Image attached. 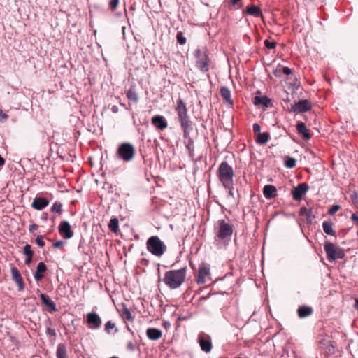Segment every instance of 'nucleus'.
<instances>
[{
    "mask_svg": "<svg viewBox=\"0 0 358 358\" xmlns=\"http://www.w3.org/2000/svg\"><path fill=\"white\" fill-rule=\"evenodd\" d=\"M186 274V267L177 270H170L164 273L163 282L170 289H177L185 282Z\"/></svg>",
    "mask_w": 358,
    "mask_h": 358,
    "instance_id": "1",
    "label": "nucleus"
},
{
    "mask_svg": "<svg viewBox=\"0 0 358 358\" xmlns=\"http://www.w3.org/2000/svg\"><path fill=\"white\" fill-rule=\"evenodd\" d=\"M175 110L178 115V119L180 122V125L184 134V137L187 138L189 135V131L192 129L191 121L189 120V117L187 114V108L186 107V104L182 101V99H179L177 101V105Z\"/></svg>",
    "mask_w": 358,
    "mask_h": 358,
    "instance_id": "2",
    "label": "nucleus"
},
{
    "mask_svg": "<svg viewBox=\"0 0 358 358\" xmlns=\"http://www.w3.org/2000/svg\"><path fill=\"white\" fill-rule=\"evenodd\" d=\"M147 250L157 257L162 256L166 250V246L157 236L150 237L146 242Z\"/></svg>",
    "mask_w": 358,
    "mask_h": 358,
    "instance_id": "3",
    "label": "nucleus"
},
{
    "mask_svg": "<svg viewBox=\"0 0 358 358\" xmlns=\"http://www.w3.org/2000/svg\"><path fill=\"white\" fill-rule=\"evenodd\" d=\"M194 56L197 68L203 72H207L210 64V59L207 54L206 48L201 47L196 49Z\"/></svg>",
    "mask_w": 358,
    "mask_h": 358,
    "instance_id": "4",
    "label": "nucleus"
},
{
    "mask_svg": "<svg viewBox=\"0 0 358 358\" xmlns=\"http://www.w3.org/2000/svg\"><path fill=\"white\" fill-rule=\"evenodd\" d=\"M136 154V150L133 145L129 143H123L120 145L117 150V156L124 162L131 161Z\"/></svg>",
    "mask_w": 358,
    "mask_h": 358,
    "instance_id": "5",
    "label": "nucleus"
},
{
    "mask_svg": "<svg viewBox=\"0 0 358 358\" xmlns=\"http://www.w3.org/2000/svg\"><path fill=\"white\" fill-rule=\"evenodd\" d=\"M324 249L329 262L334 261L336 259H343L345 255L343 249L330 242L324 244Z\"/></svg>",
    "mask_w": 358,
    "mask_h": 358,
    "instance_id": "6",
    "label": "nucleus"
},
{
    "mask_svg": "<svg viewBox=\"0 0 358 358\" xmlns=\"http://www.w3.org/2000/svg\"><path fill=\"white\" fill-rule=\"evenodd\" d=\"M86 323L89 329H96L101 326V319L95 312L89 313L87 315Z\"/></svg>",
    "mask_w": 358,
    "mask_h": 358,
    "instance_id": "7",
    "label": "nucleus"
},
{
    "mask_svg": "<svg viewBox=\"0 0 358 358\" xmlns=\"http://www.w3.org/2000/svg\"><path fill=\"white\" fill-rule=\"evenodd\" d=\"M58 231L60 235L65 239H69L73 236L71 227L67 221L61 222L58 227Z\"/></svg>",
    "mask_w": 358,
    "mask_h": 358,
    "instance_id": "8",
    "label": "nucleus"
},
{
    "mask_svg": "<svg viewBox=\"0 0 358 358\" xmlns=\"http://www.w3.org/2000/svg\"><path fill=\"white\" fill-rule=\"evenodd\" d=\"M309 189V186L306 183H301L299 184L294 189L292 190V197L295 201H300L303 196L308 192Z\"/></svg>",
    "mask_w": 358,
    "mask_h": 358,
    "instance_id": "9",
    "label": "nucleus"
},
{
    "mask_svg": "<svg viewBox=\"0 0 358 358\" xmlns=\"http://www.w3.org/2000/svg\"><path fill=\"white\" fill-rule=\"evenodd\" d=\"M12 280L17 284L18 290L22 292L24 289V284L22 277L16 267H12L10 269Z\"/></svg>",
    "mask_w": 358,
    "mask_h": 358,
    "instance_id": "10",
    "label": "nucleus"
},
{
    "mask_svg": "<svg viewBox=\"0 0 358 358\" xmlns=\"http://www.w3.org/2000/svg\"><path fill=\"white\" fill-rule=\"evenodd\" d=\"M310 109V104L308 100H301L294 105H292L291 111L294 113H304Z\"/></svg>",
    "mask_w": 358,
    "mask_h": 358,
    "instance_id": "11",
    "label": "nucleus"
},
{
    "mask_svg": "<svg viewBox=\"0 0 358 358\" xmlns=\"http://www.w3.org/2000/svg\"><path fill=\"white\" fill-rule=\"evenodd\" d=\"M199 343L201 350L206 352H209L212 349V343L210 338L204 333H201L199 336Z\"/></svg>",
    "mask_w": 358,
    "mask_h": 358,
    "instance_id": "12",
    "label": "nucleus"
},
{
    "mask_svg": "<svg viewBox=\"0 0 358 358\" xmlns=\"http://www.w3.org/2000/svg\"><path fill=\"white\" fill-rule=\"evenodd\" d=\"M209 268L205 264H201L199 266L196 282L198 284H204L206 282V278L209 275Z\"/></svg>",
    "mask_w": 358,
    "mask_h": 358,
    "instance_id": "13",
    "label": "nucleus"
},
{
    "mask_svg": "<svg viewBox=\"0 0 358 358\" xmlns=\"http://www.w3.org/2000/svg\"><path fill=\"white\" fill-rule=\"evenodd\" d=\"M152 124L159 130H164L168 127L167 122L162 115H155L152 118Z\"/></svg>",
    "mask_w": 358,
    "mask_h": 358,
    "instance_id": "14",
    "label": "nucleus"
},
{
    "mask_svg": "<svg viewBox=\"0 0 358 358\" xmlns=\"http://www.w3.org/2000/svg\"><path fill=\"white\" fill-rule=\"evenodd\" d=\"M49 205V201L43 197H36L31 203V207L37 210H41Z\"/></svg>",
    "mask_w": 358,
    "mask_h": 358,
    "instance_id": "15",
    "label": "nucleus"
},
{
    "mask_svg": "<svg viewBox=\"0 0 358 358\" xmlns=\"http://www.w3.org/2000/svg\"><path fill=\"white\" fill-rule=\"evenodd\" d=\"M263 193L267 199H271L277 196V189L273 185H266L264 187Z\"/></svg>",
    "mask_w": 358,
    "mask_h": 358,
    "instance_id": "16",
    "label": "nucleus"
},
{
    "mask_svg": "<svg viewBox=\"0 0 358 358\" xmlns=\"http://www.w3.org/2000/svg\"><path fill=\"white\" fill-rule=\"evenodd\" d=\"M147 336L152 341H157L162 336V331L156 328H148L146 330Z\"/></svg>",
    "mask_w": 358,
    "mask_h": 358,
    "instance_id": "17",
    "label": "nucleus"
},
{
    "mask_svg": "<svg viewBox=\"0 0 358 358\" xmlns=\"http://www.w3.org/2000/svg\"><path fill=\"white\" fill-rule=\"evenodd\" d=\"M47 267L43 262H40L37 265L36 271L34 276L36 280L39 281L44 278V273L46 271Z\"/></svg>",
    "mask_w": 358,
    "mask_h": 358,
    "instance_id": "18",
    "label": "nucleus"
},
{
    "mask_svg": "<svg viewBox=\"0 0 358 358\" xmlns=\"http://www.w3.org/2000/svg\"><path fill=\"white\" fill-rule=\"evenodd\" d=\"M297 131L304 139L308 140L311 138V135L308 132V129L303 122H299L296 125Z\"/></svg>",
    "mask_w": 358,
    "mask_h": 358,
    "instance_id": "19",
    "label": "nucleus"
},
{
    "mask_svg": "<svg viewBox=\"0 0 358 358\" xmlns=\"http://www.w3.org/2000/svg\"><path fill=\"white\" fill-rule=\"evenodd\" d=\"M245 12L247 14L255 17H262V10L255 5L247 6Z\"/></svg>",
    "mask_w": 358,
    "mask_h": 358,
    "instance_id": "20",
    "label": "nucleus"
},
{
    "mask_svg": "<svg viewBox=\"0 0 358 358\" xmlns=\"http://www.w3.org/2000/svg\"><path fill=\"white\" fill-rule=\"evenodd\" d=\"M253 103L255 106L263 105L265 107H268L271 106V100L265 96H255V98L253 99Z\"/></svg>",
    "mask_w": 358,
    "mask_h": 358,
    "instance_id": "21",
    "label": "nucleus"
},
{
    "mask_svg": "<svg viewBox=\"0 0 358 358\" xmlns=\"http://www.w3.org/2000/svg\"><path fill=\"white\" fill-rule=\"evenodd\" d=\"M40 298L44 305L50 308L52 311L57 310L55 303L50 299L48 296L45 295V294H41Z\"/></svg>",
    "mask_w": 358,
    "mask_h": 358,
    "instance_id": "22",
    "label": "nucleus"
},
{
    "mask_svg": "<svg viewBox=\"0 0 358 358\" xmlns=\"http://www.w3.org/2000/svg\"><path fill=\"white\" fill-rule=\"evenodd\" d=\"M234 171L232 168L225 163V188L232 182Z\"/></svg>",
    "mask_w": 358,
    "mask_h": 358,
    "instance_id": "23",
    "label": "nucleus"
},
{
    "mask_svg": "<svg viewBox=\"0 0 358 358\" xmlns=\"http://www.w3.org/2000/svg\"><path fill=\"white\" fill-rule=\"evenodd\" d=\"M120 315L122 319L124 320H127L129 322L134 321V317L132 316L131 311L124 304H123L122 306Z\"/></svg>",
    "mask_w": 358,
    "mask_h": 358,
    "instance_id": "24",
    "label": "nucleus"
},
{
    "mask_svg": "<svg viewBox=\"0 0 358 358\" xmlns=\"http://www.w3.org/2000/svg\"><path fill=\"white\" fill-rule=\"evenodd\" d=\"M270 139L268 132L259 133L256 135V143L260 145L266 144Z\"/></svg>",
    "mask_w": 358,
    "mask_h": 358,
    "instance_id": "25",
    "label": "nucleus"
},
{
    "mask_svg": "<svg viewBox=\"0 0 358 358\" xmlns=\"http://www.w3.org/2000/svg\"><path fill=\"white\" fill-rule=\"evenodd\" d=\"M298 315L300 318L308 317L313 313V309L308 306H302L298 308Z\"/></svg>",
    "mask_w": 358,
    "mask_h": 358,
    "instance_id": "26",
    "label": "nucleus"
},
{
    "mask_svg": "<svg viewBox=\"0 0 358 358\" xmlns=\"http://www.w3.org/2000/svg\"><path fill=\"white\" fill-rule=\"evenodd\" d=\"M57 358H67L66 348L64 343H59L57 349Z\"/></svg>",
    "mask_w": 358,
    "mask_h": 358,
    "instance_id": "27",
    "label": "nucleus"
},
{
    "mask_svg": "<svg viewBox=\"0 0 358 358\" xmlns=\"http://www.w3.org/2000/svg\"><path fill=\"white\" fill-rule=\"evenodd\" d=\"M322 228L327 234L335 236V231L333 230V224L331 222L324 221L322 223Z\"/></svg>",
    "mask_w": 358,
    "mask_h": 358,
    "instance_id": "28",
    "label": "nucleus"
},
{
    "mask_svg": "<svg viewBox=\"0 0 358 358\" xmlns=\"http://www.w3.org/2000/svg\"><path fill=\"white\" fill-rule=\"evenodd\" d=\"M108 228L113 233H117L119 230V222L116 217L112 218L108 224Z\"/></svg>",
    "mask_w": 358,
    "mask_h": 358,
    "instance_id": "29",
    "label": "nucleus"
},
{
    "mask_svg": "<svg viewBox=\"0 0 358 358\" xmlns=\"http://www.w3.org/2000/svg\"><path fill=\"white\" fill-rule=\"evenodd\" d=\"M127 97L129 101H133L134 103H136L138 101V94L131 89H129L127 92Z\"/></svg>",
    "mask_w": 358,
    "mask_h": 358,
    "instance_id": "30",
    "label": "nucleus"
},
{
    "mask_svg": "<svg viewBox=\"0 0 358 358\" xmlns=\"http://www.w3.org/2000/svg\"><path fill=\"white\" fill-rule=\"evenodd\" d=\"M217 236V242H219L220 240L224 239V220H221L219 221V231Z\"/></svg>",
    "mask_w": 358,
    "mask_h": 358,
    "instance_id": "31",
    "label": "nucleus"
},
{
    "mask_svg": "<svg viewBox=\"0 0 358 358\" xmlns=\"http://www.w3.org/2000/svg\"><path fill=\"white\" fill-rule=\"evenodd\" d=\"M52 212H56L59 214H61L62 212V203L59 201H56L54 203L53 206L51 208Z\"/></svg>",
    "mask_w": 358,
    "mask_h": 358,
    "instance_id": "32",
    "label": "nucleus"
},
{
    "mask_svg": "<svg viewBox=\"0 0 358 358\" xmlns=\"http://www.w3.org/2000/svg\"><path fill=\"white\" fill-rule=\"evenodd\" d=\"M296 159L292 158V157H287L285 162V165L287 168H293L296 166Z\"/></svg>",
    "mask_w": 358,
    "mask_h": 358,
    "instance_id": "33",
    "label": "nucleus"
},
{
    "mask_svg": "<svg viewBox=\"0 0 358 358\" xmlns=\"http://www.w3.org/2000/svg\"><path fill=\"white\" fill-rule=\"evenodd\" d=\"M225 103H228L231 107L233 105V101L231 99L230 91L225 88Z\"/></svg>",
    "mask_w": 358,
    "mask_h": 358,
    "instance_id": "34",
    "label": "nucleus"
},
{
    "mask_svg": "<svg viewBox=\"0 0 358 358\" xmlns=\"http://www.w3.org/2000/svg\"><path fill=\"white\" fill-rule=\"evenodd\" d=\"M176 39H177L178 43H180V45H184L186 43V38L183 36L182 33L180 31L178 32V34L176 35Z\"/></svg>",
    "mask_w": 358,
    "mask_h": 358,
    "instance_id": "35",
    "label": "nucleus"
},
{
    "mask_svg": "<svg viewBox=\"0 0 358 358\" xmlns=\"http://www.w3.org/2000/svg\"><path fill=\"white\" fill-rule=\"evenodd\" d=\"M24 254L27 257H33L34 252L31 250V245L29 244H27L24 247Z\"/></svg>",
    "mask_w": 358,
    "mask_h": 358,
    "instance_id": "36",
    "label": "nucleus"
},
{
    "mask_svg": "<svg viewBox=\"0 0 358 358\" xmlns=\"http://www.w3.org/2000/svg\"><path fill=\"white\" fill-rule=\"evenodd\" d=\"M320 344L323 345L324 346H326L327 348L329 350V352H331V350L334 348L333 345L331 344V341L327 339H322L320 342Z\"/></svg>",
    "mask_w": 358,
    "mask_h": 358,
    "instance_id": "37",
    "label": "nucleus"
},
{
    "mask_svg": "<svg viewBox=\"0 0 358 358\" xmlns=\"http://www.w3.org/2000/svg\"><path fill=\"white\" fill-rule=\"evenodd\" d=\"M115 324L112 322L111 321H108L105 324V331L108 333H110V329L115 328Z\"/></svg>",
    "mask_w": 358,
    "mask_h": 358,
    "instance_id": "38",
    "label": "nucleus"
},
{
    "mask_svg": "<svg viewBox=\"0 0 358 358\" xmlns=\"http://www.w3.org/2000/svg\"><path fill=\"white\" fill-rule=\"evenodd\" d=\"M219 178L221 182H224V162H222L219 166Z\"/></svg>",
    "mask_w": 358,
    "mask_h": 358,
    "instance_id": "39",
    "label": "nucleus"
},
{
    "mask_svg": "<svg viewBox=\"0 0 358 358\" xmlns=\"http://www.w3.org/2000/svg\"><path fill=\"white\" fill-rule=\"evenodd\" d=\"M339 205H333L328 210V213L330 215H334L339 209H340Z\"/></svg>",
    "mask_w": 358,
    "mask_h": 358,
    "instance_id": "40",
    "label": "nucleus"
},
{
    "mask_svg": "<svg viewBox=\"0 0 358 358\" xmlns=\"http://www.w3.org/2000/svg\"><path fill=\"white\" fill-rule=\"evenodd\" d=\"M264 45L268 49H273L276 47V43L275 41H269L268 40H265Z\"/></svg>",
    "mask_w": 358,
    "mask_h": 358,
    "instance_id": "41",
    "label": "nucleus"
},
{
    "mask_svg": "<svg viewBox=\"0 0 358 358\" xmlns=\"http://www.w3.org/2000/svg\"><path fill=\"white\" fill-rule=\"evenodd\" d=\"M119 4V0H111L109 3V7L112 11L116 10L117 6Z\"/></svg>",
    "mask_w": 358,
    "mask_h": 358,
    "instance_id": "42",
    "label": "nucleus"
},
{
    "mask_svg": "<svg viewBox=\"0 0 358 358\" xmlns=\"http://www.w3.org/2000/svg\"><path fill=\"white\" fill-rule=\"evenodd\" d=\"M36 243L40 247L44 246L45 242L43 241V236L42 235H38L36 238Z\"/></svg>",
    "mask_w": 358,
    "mask_h": 358,
    "instance_id": "43",
    "label": "nucleus"
},
{
    "mask_svg": "<svg viewBox=\"0 0 358 358\" xmlns=\"http://www.w3.org/2000/svg\"><path fill=\"white\" fill-rule=\"evenodd\" d=\"M233 233L232 227L230 224L225 223V237L231 236Z\"/></svg>",
    "mask_w": 358,
    "mask_h": 358,
    "instance_id": "44",
    "label": "nucleus"
},
{
    "mask_svg": "<svg viewBox=\"0 0 358 358\" xmlns=\"http://www.w3.org/2000/svg\"><path fill=\"white\" fill-rule=\"evenodd\" d=\"M186 148L189 150V153L191 154L192 152L193 151V148H194V143H193L192 140L189 139L188 141V143L186 145Z\"/></svg>",
    "mask_w": 358,
    "mask_h": 358,
    "instance_id": "45",
    "label": "nucleus"
},
{
    "mask_svg": "<svg viewBox=\"0 0 358 358\" xmlns=\"http://www.w3.org/2000/svg\"><path fill=\"white\" fill-rule=\"evenodd\" d=\"M46 334L48 335V336H53V337H55L56 336V331H55V329H52L50 327H48L46 329Z\"/></svg>",
    "mask_w": 358,
    "mask_h": 358,
    "instance_id": "46",
    "label": "nucleus"
},
{
    "mask_svg": "<svg viewBox=\"0 0 358 358\" xmlns=\"http://www.w3.org/2000/svg\"><path fill=\"white\" fill-rule=\"evenodd\" d=\"M252 128L255 136L260 133L261 126L258 123H255L252 126Z\"/></svg>",
    "mask_w": 358,
    "mask_h": 358,
    "instance_id": "47",
    "label": "nucleus"
},
{
    "mask_svg": "<svg viewBox=\"0 0 358 358\" xmlns=\"http://www.w3.org/2000/svg\"><path fill=\"white\" fill-rule=\"evenodd\" d=\"M351 199L353 201V203L357 206V207L358 208V194L354 192L352 195H351Z\"/></svg>",
    "mask_w": 358,
    "mask_h": 358,
    "instance_id": "48",
    "label": "nucleus"
},
{
    "mask_svg": "<svg viewBox=\"0 0 358 358\" xmlns=\"http://www.w3.org/2000/svg\"><path fill=\"white\" fill-rule=\"evenodd\" d=\"M64 243H65L63 241H57L52 244V246L55 248H62L64 245Z\"/></svg>",
    "mask_w": 358,
    "mask_h": 358,
    "instance_id": "49",
    "label": "nucleus"
},
{
    "mask_svg": "<svg viewBox=\"0 0 358 358\" xmlns=\"http://www.w3.org/2000/svg\"><path fill=\"white\" fill-rule=\"evenodd\" d=\"M241 0H231L229 2V8L231 10L234 9V7L238 4L239 1Z\"/></svg>",
    "mask_w": 358,
    "mask_h": 358,
    "instance_id": "50",
    "label": "nucleus"
},
{
    "mask_svg": "<svg viewBox=\"0 0 358 358\" xmlns=\"http://www.w3.org/2000/svg\"><path fill=\"white\" fill-rule=\"evenodd\" d=\"M127 349L133 351L135 349V343L133 341H129L127 345Z\"/></svg>",
    "mask_w": 358,
    "mask_h": 358,
    "instance_id": "51",
    "label": "nucleus"
},
{
    "mask_svg": "<svg viewBox=\"0 0 358 358\" xmlns=\"http://www.w3.org/2000/svg\"><path fill=\"white\" fill-rule=\"evenodd\" d=\"M38 228V224H31V225L29 226V231H30L31 233H34V231H36Z\"/></svg>",
    "mask_w": 358,
    "mask_h": 358,
    "instance_id": "52",
    "label": "nucleus"
},
{
    "mask_svg": "<svg viewBox=\"0 0 358 358\" xmlns=\"http://www.w3.org/2000/svg\"><path fill=\"white\" fill-rule=\"evenodd\" d=\"M8 117V115L4 113L2 110H0V121L6 120Z\"/></svg>",
    "mask_w": 358,
    "mask_h": 358,
    "instance_id": "53",
    "label": "nucleus"
},
{
    "mask_svg": "<svg viewBox=\"0 0 358 358\" xmlns=\"http://www.w3.org/2000/svg\"><path fill=\"white\" fill-rule=\"evenodd\" d=\"M310 212L306 208H301L299 211V214L301 215H308Z\"/></svg>",
    "mask_w": 358,
    "mask_h": 358,
    "instance_id": "54",
    "label": "nucleus"
},
{
    "mask_svg": "<svg viewBox=\"0 0 358 358\" xmlns=\"http://www.w3.org/2000/svg\"><path fill=\"white\" fill-rule=\"evenodd\" d=\"M282 72L286 75H289L292 73V70L289 67L285 66L282 68Z\"/></svg>",
    "mask_w": 358,
    "mask_h": 358,
    "instance_id": "55",
    "label": "nucleus"
},
{
    "mask_svg": "<svg viewBox=\"0 0 358 358\" xmlns=\"http://www.w3.org/2000/svg\"><path fill=\"white\" fill-rule=\"evenodd\" d=\"M351 219L358 227V216H357L355 213H353L351 216Z\"/></svg>",
    "mask_w": 358,
    "mask_h": 358,
    "instance_id": "56",
    "label": "nucleus"
},
{
    "mask_svg": "<svg viewBox=\"0 0 358 358\" xmlns=\"http://www.w3.org/2000/svg\"><path fill=\"white\" fill-rule=\"evenodd\" d=\"M32 257H27V258H26V259H25V264H26L27 265H29V264L31 262V261H32Z\"/></svg>",
    "mask_w": 358,
    "mask_h": 358,
    "instance_id": "57",
    "label": "nucleus"
},
{
    "mask_svg": "<svg viewBox=\"0 0 358 358\" xmlns=\"http://www.w3.org/2000/svg\"><path fill=\"white\" fill-rule=\"evenodd\" d=\"M224 87H221L220 89V94L223 98H224Z\"/></svg>",
    "mask_w": 358,
    "mask_h": 358,
    "instance_id": "58",
    "label": "nucleus"
},
{
    "mask_svg": "<svg viewBox=\"0 0 358 358\" xmlns=\"http://www.w3.org/2000/svg\"><path fill=\"white\" fill-rule=\"evenodd\" d=\"M355 308L358 309V298L355 300Z\"/></svg>",
    "mask_w": 358,
    "mask_h": 358,
    "instance_id": "59",
    "label": "nucleus"
},
{
    "mask_svg": "<svg viewBox=\"0 0 358 358\" xmlns=\"http://www.w3.org/2000/svg\"><path fill=\"white\" fill-rule=\"evenodd\" d=\"M229 194L232 195L231 189H229Z\"/></svg>",
    "mask_w": 358,
    "mask_h": 358,
    "instance_id": "60",
    "label": "nucleus"
},
{
    "mask_svg": "<svg viewBox=\"0 0 358 358\" xmlns=\"http://www.w3.org/2000/svg\"><path fill=\"white\" fill-rule=\"evenodd\" d=\"M110 358H118V357H110Z\"/></svg>",
    "mask_w": 358,
    "mask_h": 358,
    "instance_id": "61",
    "label": "nucleus"
}]
</instances>
